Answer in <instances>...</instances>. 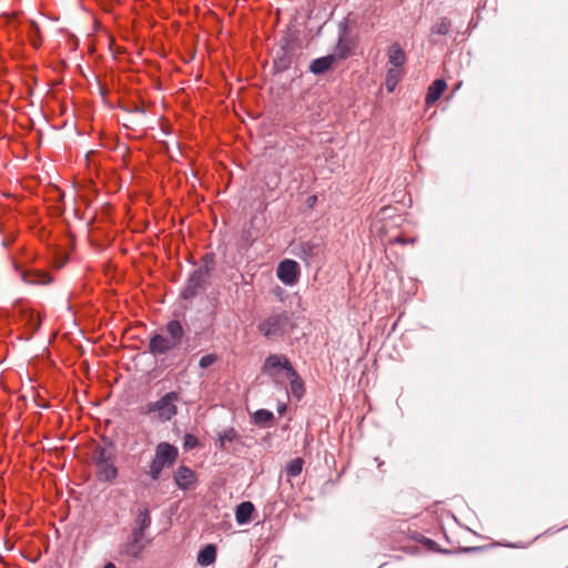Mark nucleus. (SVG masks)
<instances>
[{
    "instance_id": "obj_33",
    "label": "nucleus",
    "mask_w": 568,
    "mask_h": 568,
    "mask_svg": "<svg viewBox=\"0 0 568 568\" xmlns=\"http://www.w3.org/2000/svg\"><path fill=\"white\" fill-rule=\"evenodd\" d=\"M63 264H64V260H63V261H61V262H59V263L57 264V267H58V268H60V267H62V266H63Z\"/></svg>"
},
{
    "instance_id": "obj_7",
    "label": "nucleus",
    "mask_w": 568,
    "mask_h": 568,
    "mask_svg": "<svg viewBox=\"0 0 568 568\" xmlns=\"http://www.w3.org/2000/svg\"><path fill=\"white\" fill-rule=\"evenodd\" d=\"M152 542V538L148 534H139L131 531L128 540L121 546V555L139 559L142 557L144 549Z\"/></svg>"
},
{
    "instance_id": "obj_30",
    "label": "nucleus",
    "mask_w": 568,
    "mask_h": 568,
    "mask_svg": "<svg viewBox=\"0 0 568 568\" xmlns=\"http://www.w3.org/2000/svg\"><path fill=\"white\" fill-rule=\"evenodd\" d=\"M103 568H116L114 564L108 562Z\"/></svg>"
},
{
    "instance_id": "obj_24",
    "label": "nucleus",
    "mask_w": 568,
    "mask_h": 568,
    "mask_svg": "<svg viewBox=\"0 0 568 568\" xmlns=\"http://www.w3.org/2000/svg\"><path fill=\"white\" fill-rule=\"evenodd\" d=\"M274 420V414L267 409H258L253 414V422L256 425L265 426Z\"/></svg>"
},
{
    "instance_id": "obj_15",
    "label": "nucleus",
    "mask_w": 568,
    "mask_h": 568,
    "mask_svg": "<svg viewBox=\"0 0 568 568\" xmlns=\"http://www.w3.org/2000/svg\"><path fill=\"white\" fill-rule=\"evenodd\" d=\"M22 280L28 284H49L52 277L41 270H24L21 273Z\"/></svg>"
},
{
    "instance_id": "obj_1",
    "label": "nucleus",
    "mask_w": 568,
    "mask_h": 568,
    "mask_svg": "<svg viewBox=\"0 0 568 568\" xmlns=\"http://www.w3.org/2000/svg\"><path fill=\"white\" fill-rule=\"evenodd\" d=\"M184 334L181 322L172 320L150 338L149 352L154 357L166 355L181 345Z\"/></svg>"
},
{
    "instance_id": "obj_8",
    "label": "nucleus",
    "mask_w": 568,
    "mask_h": 568,
    "mask_svg": "<svg viewBox=\"0 0 568 568\" xmlns=\"http://www.w3.org/2000/svg\"><path fill=\"white\" fill-rule=\"evenodd\" d=\"M278 369H284L286 375H294V367L287 357L277 354L268 355L262 367L263 373L274 378Z\"/></svg>"
},
{
    "instance_id": "obj_32",
    "label": "nucleus",
    "mask_w": 568,
    "mask_h": 568,
    "mask_svg": "<svg viewBox=\"0 0 568 568\" xmlns=\"http://www.w3.org/2000/svg\"><path fill=\"white\" fill-rule=\"evenodd\" d=\"M135 112L144 113V110L142 108H140V106H136L135 108Z\"/></svg>"
},
{
    "instance_id": "obj_17",
    "label": "nucleus",
    "mask_w": 568,
    "mask_h": 568,
    "mask_svg": "<svg viewBox=\"0 0 568 568\" xmlns=\"http://www.w3.org/2000/svg\"><path fill=\"white\" fill-rule=\"evenodd\" d=\"M255 510L254 505L251 501H243L237 505L235 509V519L239 525H245L252 520V515Z\"/></svg>"
},
{
    "instance_id": "obj_11",
    "label": "nucleus",
    "mask_w": 568,
    "mask_h": 568,
    "mask_svg": "<svg viewBox=\"0 0 568 568\" xmlns=\"http://www.w3.org/2000/svg\"><path fill=\"white\" fill-rule=\"evenodd\" d=\"M174 483L182 490H187L193 487L196 480V474L190 467L181 465L174 471Z\"/></svg>"
},
{
    "instance_id": "obj_13",
    "label": "nucleus",
    "mask_w": 568,
    "mask_h": 568,
    "mask_svg": "<svg viewBox=\"0 0 568 568\" xmlns=\"http://www.w3.org/2000/svg\"><path fill=\"white\" fill-rule=\"evenodd\" d=\"M296 255L310 263L313 258L317 257L322 252V244L320 241L311 240L301 242L297 246Z\"/></svg>"
},
{
    "instance_id": "obj_25",
    "label": "nucleus",
    "mask_w": 568,
    "mask_h": 568,
    "mask_svg": "<svg viewBox=\"0 0 568 568\" xmlns=\"http://www.w3.org/2000/svg\"><path fill=\"white\" fill-rule=\"evenodd\" d=\"M400 79V71L395 68H390L387 70L386 79H385V85L387 91L393 92L399 82Z\"/></svg>"
},
{
    "instance_id": "obj_3",
    "label": "nucleus",
    "mask_w": 568,
    "mask_h": 568,
    "mask_svg": "<svg viewBox=\"0 0 568 568\" xmlns=\"http://www.w3.org/2000/svg\"><path fill=\"white\" fill-rule=\"evenodd\" d=\"M92 460L95 467L97 479L101 483H113L119 469L115 466V449L112 444L98 446L93 450Z\"/></svg>"
},
{
    "instance_id": "obj_31",
    "label": "nucleus",
    "mask_w": 568,
    "mask_h": 568,
    "mask_svg": "<svg viewBox=\"0 0 568 568\" xmlns=\"http://www.w3.org/2000/svg\"><path fill=\"white\" fill-rule=\"evenodd\" d=\"M31 42H32L33 47H36V48L39 47V42H37V39L31 38Z\"/></svg>"
},
{
    "instance_id": "obj_19",
    "label": "nucleus",
    "mask_w": 568,
    "mask_h": 568,
    "mask_svg": "<svg viewBox=\"0 0 568 568\" xmlns=\"http://www.w3.org/2000/svg\"><path fill=\"white\" fill-rule=\"evenodd\" d=\"M406 61L404 50L398 43H394L388 49V62L395 68L402 67Z\"/></svg>"
},
{
    "instance_id": "obj_23",
    "label": "nucleus",
    "mask_w": 568,
    "mask_h": 568,
    "mask_svg": "<svg viewBox=\"0 0 568 568\" xmlns=\"http://www.w3.org/2000/svg\"><path fill=\"white\" fill-rule=\"evenodd\" d=\"M240 438L239 433L233 428H227L219 434V448L225 450L229 443H233Z\"/></svg>"
},
{
    "instance_id": "obj_21",
    "label": "nucleus",
    "mask_w": 568,
    "mask_h": 568,
    "mask_svg": "<svg viewBox=\"0 0 568 568\" xmlns=\"http://www.w3.org/2000/svg\"><path fill=\"white\" fill-rule=\"evenodd\" d=\"M216 559V547L212 544L206 545L197 554V562L201 566H210Z\"/></svg>"
},
{
    "instance_id": "obj_5",
    "label": "nucleus",
    "mask_w": 568,
    "mask_h": 568,
    "mask_svg": "<svg viewBox=\"0 0 568 568\" xmlns=\"http://www.w3.org/2000/svg\"><path fill=\"white\" fill-rule=\"evenodd\" d=\"M180 400V394L169 392L155 402H150L143 407V414L151 415L152 418L161 423L171 420L178 414L176 403Z\"/></svg>"
},
{
    "instance_id": "obj_27",
    "label": "nucleus",
    "mask_w": 568,
    "mask_h": 568,
    "mask_svg": "<svg viewBox=\"0 0 568 568\" xmlns=\"http://www.w3.org/2000/svg\"><path fill=\"white\" fill-rule=\"evenodd\" d=\"M304 460L300 457L291 460L286 466V474L288 477H296L302 473Z\"/></svg>"
},
{
    "instance_id": "obj_14",
    "label": "nucleus",
    "mask_w": 568,
    "mask_h": 568,
    "mask_svg": "<svg viewBox=\"0 0 568 568\" xmlns=\"http://www.w3.org/2000/svg\"><path fill=\"white\" fill-rule=\"evenodd\" d=\"M293 59L294 52L292 47H282L274 58V67L277 71H285L291 67Z\"/></svg>"
},
{
    "instance_id": "obj_20",
    "label": "nucleus",
    "mask_w": 568,
    "mask_h": 568,
    "mask_svg": "<svg viewBox=\"0 0 568 568\" xmlns=\"http://www.w3.org/2000/svg\"><path fill=\"white\" fill-rule=\"evenodd\" d=\"M21 320L30 331L31 335H33L40 328L41 320L39 315L36 314L33 311L23 310L21 312Z\"/></svg>"
},
{
    "instance_id": "obj_4",
    "label": "nucleus",
    "mask_w": 568,
    "mask_h": 568,
    "mask_svg": "<svg viewBox=\"0 0 568 568\" xmlns=\"http://www.w3.org/2000/svg\"><path fill=\"white\" fill-rule=\"evenodd\" d=\"M293 321L286 311L272 313L258 324V332L267 339H277L291 333Z\"/></svg>"
},
{
    "instance_id": "obj_18",
    "label": "nucleus",
    "mask_w": 568,
    "mask_h": 568,
    "mask_svg": "<svg viewBox=\"0 0 568 568\" xmlns=\"http://www.w3.org/2000/svg\"><path fill=\"white\" fill-rule=\"evenodd\" d=\"M151 516L146 508L139 509V513L134 519V526L132 531H138L139 534H146V530L151 526Z\"/></svg>"
},
{
    "instance_id": "obj_9",
    "label": "nucleus",
    "mask_w": 568,
    "mask_h": 568,
    "mask_svg": "<svg viewBox=\"0 0 568 568\" xmlns=\"http://www.w3.org/2000/svg\"><path fill=\"white\" fill-rule=\"evenodd\" d=\"M276 274L283 284L292 286L298 282L301 268L296 261L286 258L280 262Z\"/></svg>"
},
{
    "instance_id": "obj_28",
    "label": "nucleus",
    "mask_w": 568,
    "mask_h": 568,
    "mask_svg": "<svg viewBox=\"0 0 568 568\" xmlns=\"http://www.w3.org/2000/svg\"><path fill=\"white\" fill-rule=\"evenodd\" d=\"M217 361V355L215 354H206L201 357L199 362V366L203 369L211 367Z\"/></svg>"
},
{
    "instance_id": "obj_2",
    "label": "nucleus",
    "mask_w": 568,
    "mask_h": 568,
    "mask_svg": "<svg viewBox=\"0 0 568 568\" xmlns=\"http://www.w3.org/2000/svg\"><path fill=\"white\" fill-rule=\"evenodd\" d=\"M203 264L193 270L181 292L183 300H193L200 293L204 292L209 285V278L214 270V258L212 254H205L202 258Z\"/></svg>"
},
{
    "instance_id": "obj_6",
    "label": "nucleus",
    "mask_w": 568,
    "mask_h": 568,
    "mask_svg": "<svg viewBox=\"0 0 568 568\" xmlns=\"http://www.w3.org/2000/svg\"><path fill=\"white\" fill-rule=\"evenodd\" d=\"M179 456L178 448L166 442H162L155 447V455L150 463L149 470L146 474L151 477L152 480L156 481L161 477V473L164 468L172 467Z\"/></svg>"
},
{
    "instance_id": "obj_26",
    "label": "nucleus",
    "mask_w": 568,
    "mask_h": 568,
    "mask_svg": "<svg viewBox=\"0 0 568 568\" xmlns=\"http://www.w3.org/2000/svg\"><path fill=\"white\" fill-rule=\"evenodd\" d=\"M452 27V22L448 18L443 17L432 27V33L446 36Z\"/></svg>"
},
{
    "instance_id": "obj_10",
    "label": "nucleus",
    "mask_w": 568,
    "mask_h": 568,
    "mask_svg": "<svg viewBox=\"0 0 568 568\" xmlns=\"http://www.w3.org/2000/svg\"><path fill=\"white\" fill-rule=\"evenodd\" d=\"M349 29L344 22L339 23L338 27V40L335 45L333 55H336V60H344L351 55L354 44L348 38Z\"/></svg>"
},
{
    "instance_id": "obj_16",
    "label": "nucleus",
    "mask_w": 568,
    "mask_h": 568,
    "mask_svg": "<svg viewBox=\"0 0 568 568\" xmlns=\"http://www.w3.org/2000/svg\"><path fill=\"white\" fill-rule=\"evenodd\" d=\"M447 84L444 79L435 80L428 88L425 101L427 105L434 104L445 92Z\"/></svg>"
},
{
    "instance_id": "obj_22",
    "label": "nucleus",
    "mask_w": 568,
    "mask_h": 568,
    "mask_svg": "<svg viewBox=\"0 0 568 568\" xmlns=\"http://www.w3.org/2000/svg\"><path fill=\"white\" fill-rule=\"evenodd\" d=\"M286 377L290 379L292 395L297 399H301L305 393L304 382L295 369L293 376L286 375Z\"/></svg>"
},
{
    "instance_id": "obj_29",
    "label": "nucleus",
    "mask_w": 568,
    "mask_h": 568,
    "mask_svg": "<svg viewBox=\"0 0 568 568\" xmlns=\"http://www.w3.org/2000/svg\"><path fill=\"white\" fill-rule=\"evenodd\" d=\"M183 445H184L185 449H193L199 445V439L196 436H194L192 434H186L184 436Z\"/></svg>"
},
{
    "instance_id": "obj_12",
    "label": "nucleus",
    "mask_w": 568,
    "mask_h": 568,
    "mask_svg": "<svg viewBox=\"0 0 568 568\" xmlns=\"http://www.w3.org/2000/svg\"><path fill=\"white\" fill-rule=\"evenodd\" d=\"M336 63V55L327 54L314 59L308 65V71L315 75H324L333 70Z\"/></svg>"
}]
</instances>
